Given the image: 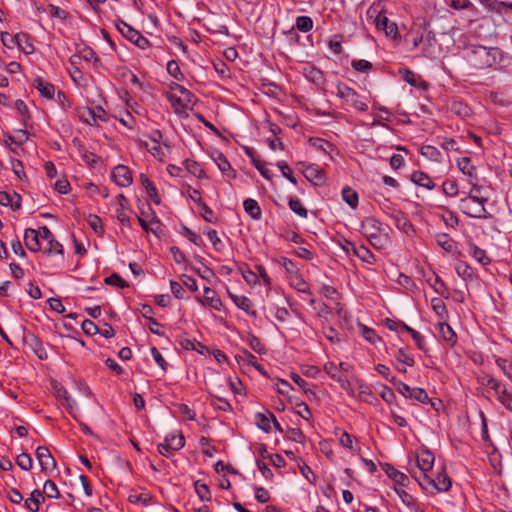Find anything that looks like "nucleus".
<instances>
[{"mask_svg":"<svg viewBox=\"0 0 512 512\" xmlns=\"http://www.w3.org/2000/svg\"><path fill=\"white\" fill-rule=\"evenodd\" d=\"M30 346L32 347L33 351L40 359L47 358V353L43 347V343L37 336L31 335Z\"/></svg>","mask_w":512,"mask_h":512,"instance_id":"41","label":"nucleus"},{"mask_svg":"<svg viewBox=\"0 0 512 512\" xmlns=\"http://www.w3.org/2000/svg\"><path fill=\"white\" fill-rule=\"evenodd\" d=\"M270 414H272L270 411H267V413H257L255 415V422L259 429L262 431L268 433L271 431V422L272 419L270 417Z\"/></svg>","mask_w":512,"mask_h":512,"instance_id":"30","label":"nucleus"},{"mask_svg":"<svg viewBox=\"0 0 512 512\" xmlns=\"http://www.w3.org/2000/svg\"><path fill=\"white\" fill-rule=\"evenodd\" d=\"M213 161L221 172L227 173L232 171L229 161L221 152H216L213 154Z\"/></svg>","mask_w":512,"mask_h":512,"instance_id":"39","label":"nucleus"},{"mask_svg":"<svg viewBox=\"0 0 512 512\" xmlns=\"http://www.w3.org/2000/svg\"><path fill=\"white\" fill-rule=\"evenodd\" d=\"M411 475L423 490L431 494L435 492H447L452 485L450 477L445 472L438 473L435 478L429 475H417L416 472H411Z\"/></svg>","mask_w":512,"mask_h":512,"instance_id":"2","label":"nucleus"},{"mask_svg":"<svg viewBox=\"0 0 512 512\" xmlns=\"http://www.w3.org/2000/svg\"><path fill=\"white\" fill-rule=\"evenodd\" d=\"M288 205H289V208L294 212L296 213L297 215H299L300 217L302 218H306L307 215H308V211L307 209L302 205L301 201L296 198V197H292L290 198L289 202H288Z\"/></svg>","mask_w":512,"mask_h":512,"instance_id":"42","label":"nucleus"},{"mask_svg":"<svg viewBox=\"0 0 512 512\" xmlns=\"http://www.w3.org/2000/svg\"><path fill=\"white\" fill-rule=\"evenodd\" d=\"M16 464L24 471H29L32 468V459L26 454L22 453L16 457Z\"/></svg>","mask_w":512,"mask_h":512,"instance_id":"58","label":"nucleus"},{"mask_svg":"<svg viewBox=\"0 0 512 512\" xmlns=\"http://www.w3.org/2000/svg\"><path fill=\"white\" fill-rule=\"evenodd\" d=\"M44 500L45 498L42 492L39 489H34L30 497L25 499L24 506L30 512H38L40 504L44 502Z\"/></svg>","mask_w":512,"mask_h":512,"instance_id":"18","label":"nucleus"},{"mask_svg":"<svg viewBox=\"0 0 512 512\" xmlns=\"http://www.w3.org/2000/svg\"><path fill=\"white\" fill-rule=\"evenodd\" d=\"M435 457L434 454L428 449H421L417 453V468L418 471L411 470V472H416L417 475L423 474L424 476L428 475V472L432 470L434 465Z\"/></svg>","mask_w":512,"mask_h":512,"instance_id":"8","label":"nucleus"},{"mask_svg":"<svg viewBox=\"0 0 512 512\" xmlns=\"http://www.w3.org/2000/svg\"><path fill=\"white\" fill-rule=\"evenodd\" d=\"M342 198L352 209L357 208L359 197L354 189L348 186L344 187L342 189Z\"/></svg>","mask_w":512,"mask_h":512,"instance_id":"32","label":"nucleus"},{"mask_svg":"<svg viewBox=\"0 0 512 512\" xmlns=\"http://www.w3.org/2000/svg\"><path fill=\"white\" fill-rule=\"evenodd\" d=\"M140 182L142 186L145 188L146 193L148 197L153 201L155 204H160L161 200L157 191V188L155 185L150 181L148 176L146 174H140Z\"/></svg>","mask_w":512,"mask_h":512,"instance_id":"23","label":"nucleus"},{"mask_svg":"<svg viewBox=\"0 0 512 512\" xmlns=\"http://www.w3.org/2000/svg\"><path fill=\"white\" fill-rule=\"evenodd\" d=\"M303 174L308 181H313L316 185L323 183L325 180L324 171L315 164L307 165Z\"/></svg>","mask_w":512,"mask_h":512,"instance_id":"17","label":"nucleus"},{"mask_svg":"<svg viewBox=\"0 0 512 512\" xmlns=\"http://www.w3.org/2000/svg\"><path fill=\"white\" fill-rule=\"evenodd\" d=\"M459 170L469 178V182L477 180L476 168L472 165L469 157H462L457 160Z\"/></svg>","mask_w":512,"mask_h":512,"instance_id":"20","label":"nucleus"},{"mask_svg":"<svg viewBox=\"0 0 512 512\" xmlns=\"http://www.w3.org/2000/svg\"><path fill=\"white\" fill-rule=\"evenodd\" d=\"M87 223L96 234L100 236L104 234V228L101 223V219L97 215L89 214L87 218Z\"/></svg>","mask_w":512,"mask_h":512,"instance_id":"48","label":"nucleus"},{"mask_svg":"<svg viewBox=\"0 0 512 512\" xmlns=\"http://www.w3.org/2000/svg\"><path fill=\"white\" fill-rule=\"evenodd\" d=\"M369 243L376 249L384 248L388 243V236L383 231L367 239Z\"/></svg>","mask_w":512,"mask_h":512,"instance_id":"44","label":"nucleus"},{"mask_svg":"<svg viewBox=\"0 0 512 512\" xmlns=\"http://www.w3.org/2000/svg\"><path fill=\"white\" fill-rule=\"evenodd\" d=\"M34 87L39 91L42 97H45L49 100L53 99L55 95V87L53 84L45 81L41 77H37L34 80Z\"/></svg>","mask_w":512,"mask_h":512,"instance_id":"19","label":"nucleus"},{"mask_svg":"<svg viewBox=\"0 0 512 512\" xmlns=\"http://www.w3.org/2000/svg\"><path fill=\"white\" fill-rule=\"evenodd\" d=\"M351 65L355 71L360 73H364L372 69V63L364 59L353 60Z\"/></svg>","mask_w":512,"mask_h":512,"instance_id":"63","label":"nucleus"},{"mask_svg":"<svg viewBox=\"0 0 512 512\" xmlns=\"http://www.w3.org/2000/svg\"><path fill=\"white\" fill-rule=\"evenodd\" d=\"M164 442L166 443V446L171 448L174 451H178L185 445V438L180 432H173L168 434L165 437Z\"/></svg>","mask_w":512,"mask_h":512,"instance_id":"24","label":"nucleus"},{"mask_svg":"<svg viewBox=\"0 0 512 512\" xmlns=\"http://www.w3.org/2000/svg\"><path fill=\"white\" fill-rule=\"evenodd\" d=\"M114 182L120 187H128L132 184L133 178L130 169L122 164L114 167L111 173Z\"/></svg>","mask_w":512,"mask_h":512,"instance_id":"9","label":"nucleus"},{"mask_svg":"<svg viewBox=\"0 0 512 512\" xmlns=\"http://www.w3.org/2000/svg\"><path fill=\"white\" fill-rule=\"evenodd\" d=\"M479 381L482 385L492 389L495 392L496 396H498L501 393V390L506 389L504 384H502L499 380L490 375L482 376L479 379Z\"/></svg>","mask_w":512,"mask_h":512,"instance_id":"26","label":"nucleus"},{"mask_svg":"<svg viewBox=\"0 0 512 512\" xmlns=\"http://www.w3.org/2000/svg\"><path fill=\"white\" fill-rule=\"evenodd\" d=\"M395 492L404 505H406L410 510L418 512V504L412 495L401 488H395Z\"/></svg>","mask_w":512,"mask_h":512,"instance_id":"31","label":"nucleus"},{"mask_svg":"<svg viewBox=\"0 0 512 512\" xmlns=\"http://www.w3.org/2000/svg\"><path fill=\"white\" fill-rule=\"evenodd\" d=\"M167 72L176 80L181 81L184 79V75L181 72V69L178 63L175 60H170L167 63Z\"/></svg>","mask_w":512,"mask_h":512,"instance_id":"52","label":"nucleus"},{"mask_svg":"<svg viewBox=\"0 0 512 512\" xmlns=\"http://www.w3.org/2000/svg\"><path fill=\"white\" fill-rule=\"evenodd\" d=\"M337 96L359 111L364 112L368 109V105L360 99L358 93L346 84L337 85Z\"/></svg>","mask_w":512,"mask_h":512,"instance_id":"5","label":"nucleus"},{"mask_svg":"<svg viewBox=\"0 0 512 512\" xmlns=\"http://www.w3.org/2000/svg\"><path fill=\"white\" fill-rule=\"evenodd\" d=\"M245 212L255 220H259L262 215L258 202L252 198H248L243 203Z\"/></svg>","mask_w":512,"mask_h":512,"instance_id":"27","label":"nucleus"},{"mask_svg":"<svg viewBox=\"0 0 512 512\" xmlns=\"http://www.w3.org/2000/svg\"><path fill=\"white\" fill-rule=\"evenodd\" d=\"M186 170L197 178H205V173L201 165L194 161L186 159L184 162Z\"/></svg>","mask_w":512,"mask_h":512,"instance_id":"38","label":"nucleus"},{"mask_svg":"<svg viewBox=\"0 0 512 512\" xmlns=\"http://www.w3.org/2000/svg\"><path fill=\"white\" fill-rule=\"evenodd\" d=\"M194 487L197 495L202 501L209 502L211 500L209 487L205 483H202L200 480H197L194 483Z\"/></svg>","mask_w":512,"mask_h":512,"instance_id":"45","label":"nucleus"},{"mask_svg":"<svg viewBox=\"0 0 512 512\" xmlns=\"http://www.w3.org/2000/svg\"><path fill=\"white\" fill-rule=\"evenodd\" d=\"M118 31L129 41H133L139 31L135 30L132 26L123 20H118L116 23Z\"/></svg>","mask_w":512,"mask_h":512,"instance_id":"33","label":"nucleus"},{"mask_svg":"<svg viewBox=\"0 0 512 512\" xmlns=\"http://www.w3.org/2000/svg\"><path fill=\"white\" fill-rule=\"evenodd\" d=\"M411 181L421 187L428 190H432L435 187L433 180L423 171L417 170L411 174Z\"/></svg>","mask_w":512,"mask_h":512,"instance_id":"22","label":"nucleus"},{"mask_svg":"<svg viewBox=\"0 0 512 512\" xmlns=\"http://www.w3.org/2000/svg\"><path fill=\"white\" fill-rule=\"evenodd\" d=\"M197 300L204 306H209L216 311L222 309V300L217 293L210 287H204V297H197Z\"/></svg>","mask_w":512,"mask_h":512,"instance_id":"13","label":"nucleus"},{"mask_svg":"<svg viewBox=\"0 0 512 512\" xmlns=\"http://www.w3.org/2000/svg\"><path fill=\"white\" fill-rule=\"evenodd\" d=\"M324 371L328 374V376L336 381L340 387L345 390L349 395L355 396V390L352 386L351 381L347 379V377L342 374L339 367L333 362H327L324 365Z\"/></svg>","mask_w":512,"mask_h":512,"instance_id":"6","label":"nucleus"},{"mask_svg":"<svg viewBox=\"0 0 512 512\" xmlns=\"http://www.w3.org/2000/svg\"><path fill=\"white\" fill-rule=\"evenodd\" d=\"M1 41L3 45L9 49H12L14 45H17L18 48L26 54H31L34 52V46L29 41L28 34L26 33H17L12 35L8 32H2Z\"/></svg>","mask_w":512,"mask_h":512,"instance_id":"4","label":"nucleus"},{"mask_svg":"<svg viewBox=\"0 0 512 512\" xmlns=\"http://www.w3.org/2000/svg\"><path fill=\"white\" fill-rule=\"evenodd\" d=\"M361 334L365 340H367L371 344H376L377 341H381L380 337L376 334V332L365 325L360 324Z\"/></svg>","mask_w":512,"mask_h":512,"instance_id":"50","label":"nucleus"},{"mask_svg":"<svg viewBox=\"0 0 512 512\" xmlns=\"http://www.w3.org/2000/svg\"><path fill=\"white\" fill-rule=\"evenodd\" d=\"M487 197L466 196L460 200V206L464 214L471 218L489 219L491 214L486 210Z\"/></svg>","mask_w":512,"mask_h":512,"instance_id":"3","label":"nucleus"},{"mask_svg":"<svg viewBox=\"0 0 512 512\" xmlns=\"http://www.w3.org/2000/svg\"><path fill=\"white\" fill-rule=\"evenodd\" d=\"M442 189L447 196H456L458 194V185L453 180H445L442 185Z\"/></svg>","mask_w":512,"mask_h":512,"instance_id":"62","label":"nucleus"},{"mask_svg":"<svg viewBox=\"0 0 512 512\" xmlns=\"http://www.w3.org/2000/svg\"><path fill=\"white\" fill-rule=\"evenodd\" d=\"M278 263L285 269L288 276L299 271L296 264L287 257H281Z\"/></svg>","mask_w":512,"mask_h":512,"instance_id":"60","label":"nucleus"},{"mask_svg":"<svg viewBox=\"0 0 512 512\" xmlns=\"http://www.w3.org/2000/svg\"><path fill=\"white\" fill-rule=\"evenodd\" d=\"M497 399L506 409L512 411V393L508 392L507 389L501 390Z\"/></svg>","mask_w":512,"mask_h":512,"instance_id":"64","label":"nucleus"},{"mask_svg":"<svg viewBox=\"0 0 512 512\" xmlns=\"http://www.w3.org/2000/svg\"><path fill=\"white\" fill-rule=\"evenodd\" d=\"M436 241L437 244L446 252H452L456 247L455 241L448 234L445 233L438 234L436 236Z\"/></svg>","mask_w":512,"mask_h":512,"instance_id":"36","label":"nucleus"},{"mask_svg":"<svg viewBox=\"0 0 512 512\" xmlns=\"http://www.w3.org/2000/svg\"><path fill=\"white\" fill-rule=\"evenodd\" d=\"M295 25L299 31L306 33L312 30L313 20L309 16H298Z\"/></svg>","mask_w":512,"mask_h":512,"instance_id":"46","label":"nucleus"},{"mask_svg":"<svg viewBox=\"0 0 512 512\" xmlns=\"http://www.w3.org/2000/svg\"><path fill=\"white\" fill-rule=\"evenodd\" d=\"M24 242L28 250L38 252L41 250L40 237L37 230L28 228L24 232Z\"/></svg>","mask_w":512,"mask_h":512,"instance_id":"15","label":"nucleus"},{"mask_svg":"<svg viewBox=\"0 0 512 512\" xmlns=\"http://www.w3.org/2000/svg\"><path fill=\"white\" fill-rule=\"evenodd\" d=\"M396 385L398 392L405 398L414 399L422 404L430 402V398L424 389L418 387L412 388L402 381H397Z\"/></svg>","mask_w":512,"mask_h":512,"instance_id":"7","label":"nucleus"},{"mask_svg":"<svg viewBox=\"0 0 512 512\" xmlns=\"http://www.w3.org/2000/svg\"><path fill=\"white\" fill-rule=\"evenodd\" d=\"M385 467H386L385 472L389 478H391L398 485H401V486L406 485V482L408 481V477L404 473L398 471L390 464H386Z\"/></svg>","mask_w":512,"mask_h":512,"instance_id":"28","label":"nucleus"},{"mask_svg":"<svg viewBox=\"0 0 512 512\" xmlns=\"http://www.w3.org/2000/svg\"><path fill=\"white\" fill-rule=\"evenodd\" d=\"M438 145L446 151H458L459 145L457 141L453 138H440L438 140Z\"/></svg>","mask_w":512,"mask_h":512,"instance_id":"55","label":"nucleus"},{"mask_svg":"<svg viewBox=\"0 0 512 512\" xmlns=\"http://www.w3.org/2000/svg\"><path fill=\"white\" fill-rule=\"evenodd\" d=\"M277 166L285 178H287L292 184H297V180L293 175V171L286 162L280 161L277 163Z\"/></svg>","mask_w":512,"mask_h":512,"instance_id":"59","label":"nucleus"},{"mask_svg":"<svg viewBox=\"0 0 512 512\" xmlns=\"http://www.w3.org/2000/svg\"><path fill=\"white\" fill-rule=\"evenodd\" d=\"M395 357H396L397 361H399L409 367H412L415 363L413 357L411 355H409L406 352V350L403 348H400L397 350Z\"/></svg>","mask_w":512,"mask_h":512,"instance_id":"57","label":"nucleus"},{"mask_svg":"<svg viewBox=\"0 0 512 512\" xmlns=\"http://www.w3.org/2000/svg\"><path fill=\"white\" fill-rule=\"evenodd\" d=\"M228 295H229L230 299L233 301V303L239 309L243 310L249 316H252V317L257 316L256 311L253 309V304L248 297H246L244 295L233 294L229 290H228Z\"/></svg>","mask_w":512,"mask_h":512,"instance_id":"14","label":"nucleus"},{"mask_svg":"<svg viewBox=\"0 0 512 512\" xmlns=\"http://www.w3.org/2000/svg\"><path fill=\"white\" fill-rule=\"evenodd\" d=\"M374 22L376 27L379 30H383L388 37L392 39L400 37L397 24L390 21L384 14H378Z\"/></svg>","mask_w":512,"mask_h":512,"instance_id":"10","label":"nucleus"},{"mask_svg":"<svg viewBox=\"0 0 512 512\" xmlns=\"http://www.w3.org/2000/svg\"><path fill=\"white\" fill-rule=\"evenodd\" d=\"M289 283L291 287L296 289L300 293H304L307 295H312V292L309 288V285L307 282L303 279V277L300 275L299 271L288 276Z\"/></svg>","mask_w":512,"mask_h":512,"instance_id":"21","label":"nucleus"},{"mask_svg":"<svg viewBox=\"0 0 512 512\" xmlns=\"http://www.w3.org/2000/svg\"><path fill=\"white\" fill-rule=\"evenodd\" d=\"M105 283L111 286H117L119 288L128 287V283L120 277L117 273H113L110 276L105 278Z\"/></svg>","mask_w":512,"mask_h":512,"instance_id":"56","label":"nucleus"},{"mask_svg":"<svg viewBox=\"0 0 512 512\" xmlns=\"http://www.w3.org/2000/svg\"><path fill=\"white\" fill-rule=\"evenodd\" d=\"M421 155L431 161H435V162L442 161L441 152L435 146H432V145L423 146L421 148Z\"/></svg>","mask_w":512,"mask_h":512,"instance_id":"35","label":"nucleus"},{"mask_svg":"<svg viewBox=\"0 0 512 512\" xmlns=\"http://www.w3.org/2000/svg\"><path fill=\"white\" fill-rule=\"evenodd\" d=\"M437 331L440 335V337L445 341L447 342L448 344H450L451 346L455 345L456 342H457V336H456V333L454 332V330L452 329V327L446 322V320L444 321H440L438 324H437Z\"/></svg>","mask_w":512,"mask_h":512,"instance_id":"16","label":"nucleus"},{"mask_svg":"<svg viewBox=\"0 0 512 512\" xmlns=\"http://www.w3.org/2000/svg\"><path fill=\"white\" fill-rule=\"evenodd\" d=\"M42 494L47 496L51 499H57L60 497L59 490L57 488V485L52 480H46L43 486V491H41Z\"/></svg>","mask_w":512,"mask_h":512,"instance_id":"40","label":"nucleus"},{"mask_svg":"<svg viewBox=\"0 0 512 512\" xmlns=\"http://www.w3.org/2000/svg\"><path fill=\"white\" fill-rule=\"evenodd\" d=\"M173 89L180 93L181 98L184 100V104H188V106L194 104V96L187 88L182 85L175 84Z\"/></svg>","mask_w":512,"mask_h":512,"instance_id":"51","label":"nucleus"},{"mask_svg":"<svg viewBox=\"0 0 512 512\" xmlns=\"http://www.w3.org/2000/svg\"><path fill=\"white\" fill-rule=\"evenodd\" d=\"M247 343H248L249 347L256 353H258V354L265 353V347L262 344L261 340L257 336L249 334L248 338H247Z\"/></svg>","mask_w":512,"mask_h":512,"instance_id":"49","label":"nucleus"},{"mask_svg":"<svg viewBox=\"0 0 512 512\" xmlns=\"http://www.w3.org/2000/svg\"><path fill=\"white\" fill-rule=\"evenodd\" d=\"M354 255L367 264H373L376 261L373 253L364 245L354 249Z\"/></svg>","mask_w":512,"mask_h":512,"instance_id":"34","label":"nucleus"},{"mask_svg":"<svg viewBox=\"0 0 512 512\" xmlns=\"http://www.w3.org/2000/svg\"><path fill=\"white\" fill-rule=\"evenodd\" d=\"M428 282L437 294L444 296L446 298L449 297V291L443 280L438 275H434L433 281L429 279Z\"/></svg>","mask_w":512,"mask_h":512,"instance_id":"37","label":"nucleus"},{"mask_svg":"<svg viewBox=\"0 0 512 512\" xmlns=\"http://www.w3.org/2000/svg\"><path fill=\"white\" fill-rule=\"evenodd\" d=\"M502 52L498 47L469 45L466 48V59L475 69H487L501 60Z\"/></svg>","mask_w":512,"mask_h":512,"instance_id":"1","label":"nucleus"},{"mask_svg":"<svg viewBox=\"0 0 512 512\" xmlns=\"http://www.w3.org/2000/svg\"><path fill=\"white\" fill-rule=\"evenodd\" d=\"M36 458L41 466L42 471H52L56 468V462L47 447H37Z\"/></svg>","mask_w":512,"mask_h":512,"instance_id":"12","label":"nucleus"},{"mask_svg":"<svg viewBox=\"0 0 512 512\" xmlns=\"http://www.w3.org/2000/svg\"><path fill=\"white\" fill-rule=\"evenodd\" d=\"M431 306L433 311L439 317L441 321L447 320L448 318V310L441 298L434 297L431 299Z\"/></svg>","mask_w":512,"mask_h":512,"instance_id":"29","label":"nucleus"},{"mask_svg":"<svg viewBox=\"0 0 512 512\" xmlns=\"http://www.w3.org/2000/svg\"><path fill=\"white\" fill-rule=\"evenodd\" d=\"M456 273L465 281H472L476 278L474 269L466 262H459L455 266Z\"/></svg>","mask_w":512,"mask_h":512,"instance_id":"25","label":"nucleus"},{"mask_svg":"<svg viewBox=\"0 0 512 512\" xmlns=\"http://www.w3.org/2000/svg\"><path fill=\"white\" fill-rule=\"evenodd\" d=\"M204 233L207 235L208 239L210 240V242L213 245V248L216 251L221 252L224 249V243L218 237V234H217L216 230L208 229V230H205Z\"/></svg>","mask_w":512,"mask_h":512,"instance_id":"47","label":"nucleus"},{"mask_svg":"<svg viewBox=\"0 0 512 512\" xmlns=\"http://www.w3.org/2000/svg\"><path fill=\"white\" fill-rule=\"evenodd\" d=\"M211 405L215 409L221 410L224 412H228V411L232 410L231 404L228 402V400L221 398V397L213 396L211 399Z\"/></svg>","mask_w":512,"mask_h":512,"instance_id":"53","label":"nucleus"},{"mask_svg":"<svg viewBox=\"0 0 512 512\" xmlns=\"http://www.w3.org/2000/svg\"><path fill=\"white\" fill-rule=\"evenodd\" d=\"M472 256L473 258L482 264L483 266L489 265L491 263V259L487 256L485 250L479 248L476 245H472Z\"/></svg>","mask_w":512,"mask_h":512,"instance_id":"43","label":"nucleus"},{"mask_svg":"<svg viewBox=\"0 0 512 512\" xmlns=\"http://www.w3.org/2000/svg\"><path fill=\"white\" fill-rule=\"evenodd\" d=\"M80 119L88 125H96V111L90 108H84L79 115Z\"/></svg>","mask_w":512,"mask_h":512,"instance_id":"54","label":"nucleus"},{"mask_svg":"<svg viewBox=\"0 0 512 512\" xmlns=\"http://www.w3.org/2000/svg\"><path fill=\"white\" fill-rule=\"evenodd\" d=\"M287 438L297 443L305 442V435L299 428H289L287 430Z\"/></svg>","mask_w":512,"mask_h":512,"instance_id":"61","label":"nucleus"},{"mask_svg":"<svg viewBox=\"0 0 512 512\" xmlns=\"http://www.w3.org/2000/svg\"><path fill=\"white\" fill-rule=\"evenodd\" d=\"M383 231L382 223L374 217H366L361 222L360 232L367 239Z\"/></svg>","mask_w":512,"mask_h":512,"instance_id":"11","label":"nucleus"}]
</instances>
